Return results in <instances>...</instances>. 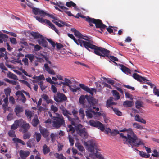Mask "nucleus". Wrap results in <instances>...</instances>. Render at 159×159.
<instances>
[{"label": "nucleus", "instance_id": "nucleus-1", "mask_svg": "<svg viewBox=\"0 0 159 159\" xmlns=\"http://www.w3.org/2000/svg\"><path fill=\"white\" fill-rule=\"evenodd\" d=\"M120 132H127V136H125L124 134L119 133L120 137L123 138L124 144H129L132 147H138L140 145H144V143L142 140L138 138L136 134L133 131L131 128L127 129L124 128L123 129L119 130Z\"/></svg>", "mask_w": 159, "mask_h": 159}, {"label": "nucleus", "instance_id": "nucleus-2", "mask_svg": "<svg viewBox=\"0 0 159 159\" xmlns=\"http://www.w3.org/2000/svg\"><path fill=\"white\" fill-rule=\"evenodd\" d=\"M74 41L77 44L80 45L81 47H82L83 45L89 51H90L89 48L94 50L93 52L98 56L103 57H107L109 58L110 51L109 50L101 47L97 46L95 45H92L89 42L80 39H76V41Z\"/></svg>", "mask_w": 159, "mask_h": 159}, {"label": "nucleus", "instance_id": "nucleus-3", "mask_svg": "<svg viewBox=\"0 0 159 159\" xmlns=\"http://www.w3.org/2000/svg\"><path fill=\"white\" fill-rule=\"evenodd\" d=\"M74 41L77 44L80 45L81 47H82L83 45L89 51H90L89 48L94 50L93 52L98 56L103 57H107L109 58L110 51L109 50L101 47L97 46L95 45H92L89 42L80 39H76V41Z\"/></svg>", "mask_w": 159, "mask_h": 159}, {"label": "nucleus", "instance_id": "nucleus-4", "mask_svg": "<svg viewBox=\"0 0 159 159\" xmlns=\"http://www.w3.org/2000/svg\"><path fill=\"white\" fill-rule=\"evenodd\" d=\"M84 145L86 147L87 149L89 152L93 153L99 159H104L102 155L98 154V149L97 144L93 140H90L87 142H85Z\"/></svg>", "mask_w": 159, "mask_h": 159}, {"label": "nucleus", "instance_id": "nucleus-5", "mask_svg": "<svg viewBox=\"0 0 159 159\" xmlns=\"http://www.w3.org/2000/svg\"><path fill=\"white\" fill-rule=\"evenodd\" d=\"M88 22L89 23V25L90 26H93V25L92 24L93 23L95 25V27L97 28H99L100 30L97 31L101 33H102L104 30L105 29L107 26L105 24H104L102 21L99 19H95L91 17H88L87 19Z\"/></svg>", "mask_w": 159, "mask_h": 159}, {"label": "nucleus", "instance_id": "nucleus-6", "mask_svg": "<svg viewBox=\"0 0 159 159\" xmlns=\"http://www.w3.org/2000/svg\"><path fill=\"white\" fill-rule=\"evenodd\" d=\"M33 13L34 14L37 15H39L42 17H44L45 16H48L51 18L54 19L53 20H57L60 23H62L65 26H68L69 24L66 22H63V21L59 19L57 17H55L52 14H50L47 13L43 10H40L38 8H34L33 9Z\"/></svg>", "mask_w": 159, "mask_h": 159}, {"label": "nucleus", "instance_id": "nucleus-7", "mask_svg": "<svg viewBox=\"0 0 159 159\" xmlns=\"http://www.w3.org/2000/svg\"><path fill=\"white\" fill-rule=\"evenodd\" d=\"M58 116L53 117L52 114L50 116L53 120L52 125L56 129H58L61 126H65V123L64 118L61 114L57 113Z\"/></svg>", "mask_w": 159, "mask_h": 159}, {"label": "nucleus", "instance_id": "nucleus-8", "mask_svg": "<svg viewBox=\"0 0 159 159\" xmlns=\"http://www.w3.org/2000/svg\"><path fill=\"white\" fill-rule=\"evenodd\" d=\"M34 17L39 22L43 24H46L48 25L53 30L58 34H59V32L58 30L56 28L55 25L48 20L43 19L42 18H40L36 16H34Z\"/></svg>", "mask_w": 159, "mask_h": 159}, {"label": "nucleus", "instance_id": "nucleus-9", "mask_svg": "<svg viewBox=\"0 0 159 159\" xmlns=\"http://www.w3.org/2000/svg\"><path fill=\"white\" fill-rule=\"evenodd\" d=\"M75 126V130L79 135L83 138L87 137L88 135L86 129L85 128H82L83 126L81 124H77Z\"/></svg>", "mask_w": 159, "mask_h": 159}, {"label": "nucleus", "instance_id": "nucleus-10", "mask_svg": "<svg viewBox=\"0 0 159 159\" xmlns=\"http://www.w3.org/2000/svg\"><path fill=\"white\" fill-rule=\"evenodd\" d=\"M54 100L57 102L62 103L67 100V97L63 93L57 92L54 95Z\"/></svg>", "mask_w": 159, "mask_h": 159}, {"label": "nucleus", "instance_id": "nucleus-11", "mask_svg": "<svg viewBox=\"0 0 159 159\" xmlns=\"http://www.w3.org/2000/svg\"><path fill=\"white\" fill-rule=\"evenodd\" d=\"M89 123L90 126L96 127L102 131H104L105 130V127L99 121L90 120Z\"/></svg>", "mask_w": 159, "mask_h": 159}, {"label": "nucleus", "instance_id": "nucleus-12", "mask_svg": "<svg viewBox=\"0 0 159 159\" xmlns=\"http://www.w3.org/2000/svg\"><path fill=\"white\" fill-rule=\"evenodd\" d=\"M72 113L73 115L74 118H72V120H70V122L73 125H75L76 123H78L79 121V119L77 116L78 111L75 109H73L72 111Z\"/></svg>", "mask_w": 159, "mask_h": 159}, {"label": "nucleus", "instance_id": "nucleus-13", "mask_svg": "<svg viewBox=\"0 0 159 159\" xmlns=\"http://www.w3.org/2000/svg\"><path fill=\"white\" fill-rule=\"evenodd\" d=\"M20 126L23 129V133L27 132L30 127L29 124L26 123L25 121L22 120H20Z\"/></svg>", "mask_w": 159, "mask_h": 159}, {"label": "nucleus", "instance_id": "nucleus-14", "mask_svg": "<svg viewBox=\"0 0 159 159\" xmlns=\"http://www.w3.org/2000/svg\"><path fill=\"white\" fill-rule=\"evenodd\" d=\"M87 100L89 104L90 105L89 107L92 108V106H95L97 103V100L94 98L93 97L89 95V96H87Z\"/></svg>", "mask_w": 159, "mask_h": 159}, {"label": "nucleus", "instance_id": "nucleus-15", "mask_svg": "<svg viewBox=\"0 0 159 159\" xmlns=\"http://www.w3.org/2000/svg\"><path fill=\"white\" fill-rule=\"evenodd\" d=\"M47 39L42 35V37L38 39L37 42L39 45L43 47H46L48 46V42L46 41Z\"/></svg>", "mask_w": 159, "mask_h": 159}, {"label": "nucleus", "instance_id": "nucleus-16", "mask_svg": "<svg viewBox=\"0 0 159 159\" xmlns=\"http://www.w3.org/2000/svg\"><path fill=\"white\" fill-rule=\"evenodd\" d=\"M87 96H89L88 95H81L79 98V102L80 104H82L84 108H87L88 107L89 105H87L85 104V99L87 100Z\"/></svg>", "mask_w": 159, "mask_h": 159}, {"label": "nucleus", "instance_id": "nucleus-17", "mask_svg": "<svg viewBox=\"0 0 159 159\" xmlns=\"http://www.w3.org/2000/svg\"><path fill=\"white\" fill-rule=\"evenodd\" d=\"M60 109L62 111V114L64 115L67 118L69 121L70 122V120H72V118L70 117L69 115H68V111L66 110L64 107L62 106L60 107Z\"/></svg>", "mask_w": 159, "mask_h": 159}, {"label": "nucleus", "instance_id": "nucleus-18", "mask_svg": "<svg viewBox=\"0 0 159 159\" xmlns=\"http://www.w3.org/2000/svg\"><path fill=\"white\" fill-rule=\"evenodd\" d=\"M87 108L88 109L86 111V116L88 118H91L93 115L94 110L92 108L89 107V105Z\"/></svg>", "mask_w": 159, "mask_h": 159}, {"label": "nucleus", "instance_id": "nucleus-19", "mask_svg": "<svg viewBox=\"0 0 159 159\" xmlns=\"http://www.w3.org/2000/svg\"><path fill=\"white\" fill-rule=\"evenodd\" d=\"M30 154V152L27 151L21 150L19 152L20 156L22 159H26Z\"/></svg>", "mask_w": 159, "mask_h": 159}, {"label": "nucleus", "instance_id": "nucleus-20", "mask_svg": "<svg viewBox=\"0 0 159 159\" xmlns=\"http://www.w3.org/2000/svg\"><path fill=\"white\" fill-rule=\"evenodd\" d=\"M44 70L48 72V73L52 75H55V72L54 70L49 67L48 65L45 63L44 64Z\"/></svg>", "mask_w": 159, "mask_h": 159}, {"label": "nucleus", "instance_id": "nucleus-21", "mask_svg": "<svg viewBox=\"0 0 159 159\" xmlns=\"http://www.w3.org/2000/svg\"><path fill=\"white\" fill-rule=\"evenodd\" d=\"M39 131L42 135L44 138H47L49 135V132L46 129L39 128Z\"/></svg>", "mask_w": 159, "mask_h": 159}, {"label": "nucleus", "instance_id": "nucleus-22", "mask_svg": "<svg viewBox=\"0 0 159 159\" xmlns=\"http://www.w3.org/2000/svg\"><path fill=\"white\" fill-rule=\"evenodd\" d=\"M71 31L74 33V35L76 37H77L79 39L83 38V37L84 36L82 35L80 32L77 31L76 29L75 28H72Z\"/></svg>", "mask_w": 159, "mask_h": 159}, {"label": "nucleus", "instance_id": "nucleus-23", "mask_svg": "<svg viewBox=\"0 0 159 159\" xmlns=\"http://www.w3.org/2000/svg\"><path fill=\"white\" fill-rule=\"evenodd\" d=\"M20 120H16L14 121V124L11 126V129L15 130L20 126Z\"/></svg>", "mask_w": 159, "mask_h": 159}, {"label": "nucleus", "instance_id": "nucleus-24", "mask_svg": "<svg viewBox=\"0 0 159 159\" xmlns=\"http://www.w3.org/2000/svg\"><path fill=\"white\" fill-rule=\"evenodd\" d=\"M80 86L81 88H82L84 90L89 93L90 94L92 95H93V93H92L90 91V88H89L88 86L85 85L84 84H80Z\"/></svg>", "mask_w": 159, "mask_h": 159}, {"label": "nucleus", "instance_id": "nucleus-25", "mask_svg": "<svg viewBox=\"0 0 159 159\" xmlns=\"http://www.w3.org/2000/svg\"><path fill=\"white\" fill-rule=\"evenodd\" d=\"M121 69V70L124 73L127 74H130L131 71L128 68L125 67L123 65H120Z\"/></svg>", "mask_w": 159, "mask_h": 159}, {"label": "nucleus", "instance_id": "nucleus-26", "mask_svg": "<svg viewBox=\"0 0 159 159\" xmlns=\"http://www.w3.org/2000/svg\"><path fill=\"white\" fill-rule=\"evenodd\" d=\"M30 34L34 39H39L40 38L42 37V35L40 34L39 33L32 31L30 33Z\"/></svg>", "mask_w": 159, "mask_h": 159}, {"label": "nucleus", "instance_id": "nucleus-27", "mask_svg": "<svg viewBox=\"0 0 159 159\" xmlns=\"http://www.w3.org/2000/svg\"><path fill=\"white\" fill-rule=\"evenodd\" d=\"M8 38V37L7 35L2 33L0 34V44L2 43L3 41H7V39Z\"/></svg>", "mask_w": 159, "mask_h": 159}, {"label": "nucleus", "instance_id": "nucleus-28", "mask_svg": "<svg viewBox=\"0 0 159 159\" xmlns=\"http://www.w3.org/2000/svg\"><path fill=\"white\" fill-rule=\"evenodd\" d=\"M134 119L136 121L139 122L144 124H145L146 123L145 120L140 117L138 114H137L135 116Z\"/></svg>", "mask_w": 159, "mask_h": 159}, {"label": "nucleus", "instance_id": "nucleus-29", "mask_svg": "<svg viewBox=\"0 0 159 159\" xmlns=\"http://www.w3.org/2000/svg\"><path fill=\"white\" fill-rule=\"evenodd\" d=\"M23 111V107L19 105L16 106L14 110L17 116L19 113L22 112Z\"/></svg>", "mask_w": 159, "mask_h": 159}, {"label": "nucleus", "instance_id": "nucleus-30", "mask_svg": "<svg viewBox=\"0 0 159 159\" xmlns=\"http://www.w3.org/2000/svg\"><path fill=\"white\" fill-rule=\"evenodd\" d=\"M43 154L46 155L50 152V149L46 144H44L43 147Z\"/></svg>", "mask_w": 159, "mask_h": 159}, {"label": "nucleus", "instance_id": "nucleus-31", "mask_svg": "<svg viewBox=\"0 0 159 159\" xmlns=\"http://www.w3.org/2000/svg\"><path fill=\"white\" fill-rule=\"evenodd\" d=\"M65 82H61V83L64 85L68 86L69 87L70 86V84H71L72 82L69 79L66 78L64 79Z\"/></svg>", "mask_w": 159, "mask_h": 159}, {"label": "nucleus", "instance_id": "nucleus-32", "mask_svg": "<svg viewBox=\"0 0 159 159\" xmlns=\"http://www.w3.org/2000/svg\"><path fill=\"white\" fill-rule=\"evenodd\" d=\"M35 140L34 139H30L27 143V146L30 148H31L34 144Z\"/></svg>", "mask_w": 159, "mask_h": 159}, {"label": "nucleus", "instance_id": "nucleus-33", "mask_svg": "<svg viewBox=\"0 0 159 159\" xmlns=\"http://www.w3.org/2000/svg\"><path fill=\"white\" fill-rule=\"evenodd\" d=\"M13 141H14L15 143H20L23 145H25V143L24 141L17 138H13Z\"/></svg>", "mask_w": 159, "mask_h": 159}, {"label": "nucleus", "instance_id": "nucleus-34", "mask_svg": "<svg viewBox=\"0 0 159 159\" xmlns=\"http://www.w3.org/2000/svg\"><path fill=\"white\" fill-rule=\"evenodd\" d=\"M143 102L137 100L135 102L136 107L137 109H139L141 107H143Z\"/></svg>", "mask_w": 159, "mask_h": 159}, {"label": "nucleus", "instance_id": "nucleus-35", "mask_svg": "<svg viewBox=\"0 0 159 159\" xmlns=\"http://www.w3.org/2000/svg\"><path fill=\"white\" fill-rule=\"evenodd\" d=\"M123 105L127 107H131L132 106V101H126L124 102Z\"/></svg>", "mask_w": 159, "mask_h": 159}, {"label": "nucleus", "instance_id": "nucleus-36", "mask_svg": "<svg viewBox=\"0 0 159 159\" xmlns=\"http://www.w3.org/2000/svg\"><path fill=\"white\" fill-rule=\"evenodd\" d=\"M39 123V121L37 116L34 117V118L32 120V122L33 126L35 127H36Z\"/></svg>", "mask_w": 159, "mask_h": 159}, {"label": "nucleus", "instance_id": "nucleus-37", "mask_svg": "<svg viewBox=\"0 0 159 159\" xmlns=\"http://www.w3.org/2000/svg\"><path fill=\"white\" fill-rule=\"evenodd\" d=\"M57 5L61 9L64 10H67L68 8L64 6V4L61 2H57L56 3Z\"/></svg>", "mask_w": 159, "mask_h": 159}, {"label": "nucleus", "instance_id": "nucleus-38", "mask_svg": "<svg viewBox=\"0 0 159 159\" xmlns=\"http://www.w3.org/2000/svg\"><path fill=\"white\" fill-rule=\"evenodd\" d=\"M25 114L26 116L27 117L30 119V120L31 119V118L33 115V113L32 112L30 111L29 110H26L25 111Z\"/></svg>", "mask_w": 159, "mask_h": 159}, {"label": "nucleus", "instance_id": "nucleus-39", "mask_svg": "<svg viewBox=\"0 0 159 159\" xmlns=\"http://www.w3.org/2000/svg\"><path fill=\"white\" fill-rule=\"evenodd\" d=\"M34 136V137L36 139L37 142H39L40 141L41 137L40 133L35 132Z\"/></svg>", "mask_w": 159, "mask_h": 159}, {"label": "nucleus", "instance_id": "nucleus-40", "mask_svg": "<svg viewBox=\"0 0 159 159\" xmlns=\"http://www.w3.org/2000/svg\"><path fill=\"white\" fill-rule=\"evenodd\" d=\"M23 138L24 139H29L31 136V134L30 132H26L24 133Z\"/></svg>", "mask_w": 159, "mask_h": 159}, {"label": "nucleus", "instance_id": "nucleus-41", "mask_svg": "<svg viewBox=\"0 0 159 159\" xmlns=\"http://www.w3.org/2000/svg\"><path fill=\"white\" fill-rule=\"evenodd\" d=\"M112 92L113 96L116 97V100H117L120 98L119 93L116 90H113L112 91Z\"/></svg>", "mask_w": 159, "mask_h": 159}, {"label": "nucleus", "instance_id": "nucleus-42", "mask_svg": "<svg viewBox=\"0 0 159 159\" xmlns=\"http://www.w3.org/2000/svg\"><path fill=\"white\" fill-rule=\"evenodd\" d=\"M66 5L69 7H71L72 6L75 8L76 7V4L71 1L66 2Z\"/></svg>", "mask_w": 159, "mask_h": 159}, {"label": "nucleus", "instance_id": "nucleus-43", "mask_svg": "<svg viewBox=\"0 0 159 159\" xmlns=\"http://www.w3.org/2000/svg\"><path fill=\"white\" fill-rule=\"evenodd\" d=\"M69 129H67V131L71 134L74 133L75 130V128L72 126L71 125H69L68 126Z\"/></svg>", "mask_w": 159, "mask_h": 159}, {"label": "nucleus", "instance_id": "nucleus-44", "mask_svg": "<svg viewBox=\"0 0 159 159\" xmlns=\"http://www.w3.org/2000/svg\"><path fill=\"white\" fill-rule=\"evenodd\" d=\"M111 108L115 112V114L119 116H120L122 115V112L119 111V110L117 108H114L113 107H112Z\"/></svg>", "mask_w": 159, "mask_h": 159}, {"label": "nucleus", "instance_id": "nucleus-45", "mask_svg": "<svg viewBox=\"0 0 159 159\" xmlns=\"http://www.w3.org/2000/svg\"><path fill=\"white\" fill-rule=\"evenodd\" d=\"M25 57L29 59L31 62H32L35 58V56L32 54H27L25 55Z\"/></svg>", "mask_w": 159, "mask_h": 159}, {"label": "nucleus", "instance_id": "nucleus-46", "mask_svg": "<svg viewBox=\"0 0 159 159\" xmlns=\"http://www.w3.org/2000/svg\"><path fill=\"white\" fill-rule=\"evenodd\" d=\"M55 157L58 159H65L66 158L62 154H59L58 153H55L54 154Z\"/></svg>", "mask_w": 159, "mask_h": 159}, {"label": "nucleus", "instance_id": "nucleus-47", "mask_svg": "<svg viewBox=\"0 0 159 159\" xmlns=\"http://www.w3.org/2000/svg\"><path fill=\"white\" fill-rule=\"evenodd\" d=\"M133 77L134 78L137 80L138 81L140 82L141 76L139 75L137 73H134L133 74Z\"/></svg>", "mask_w": 159, "mask_h": 159}, {"label": "nucleus", "instance_id": "nucleus-48", "mask_svg": "<svg viewBox=\"0 0 159 159\" xmlns=\"http://www.w3.org/2000/svg\"><path fill=\"white\" fill-rule=\"evenodd\" d=\"M139 154L141 156L143 157L148 158H149L150 157V154H147L143 152L142 151H139Z\"/></svg>", "mask_w": 159, "mask_h": 159}, {"label": "nucleus", "instance_id": "nucleus-49", "mask_svg": "<svg viewBox=\"0 0 159 159\" xmlns=\"http://www.w3.org/2000/svg\"><path fill=\"white\" fill-rule=\"evenodd\" d=\"M33 79L37 80H39L41 81L42 80H44V77L42 75H40L39 76H34L33 77Z\"/></svg>", "mask_w": 159, "mask_h": 159}, {"label": "nucleus", "instance_id": "nucleus-50", "mask_svg": "<svg viewBox=\"0 0 159 159\" xmlns=\"http://www.w3.org/2000/svg\"><path fill=\"white\" fill-rule=\"evenodd\" d=\"M133 127L137 129H143V127L137 123H134L133 124Z\"/></svg>", "mask_w": 159, "mask_h": 159}, {"label": "nucleus", "instance_id": "nucleus-51", "mask_svg": "<svg viewBox=\"0 0 159 159\" xmlns=\"http://www.w3.org/2000/svg\"><path fill=\"white\" fill-rule=\"evenodd\" d=\"M74 88H72L71 86L69 87L70 90L73 92H76L78 90H80V87H76V85L74 86Z\"/></svg>", "mask_w": 159, "mask_h": 159}, {"label": "nucleus", "instance_id": "nucleus-52", "mask_svg": "<svg viewBox=\"0 0 159 159\" xmlns=\"http://www.w3.org/2000/svg\"><path fill=\"white\" fill-rule=\"evenodd\" d=\"M6 50V49L4 48H0V59L5 56V54L3 53Z\"/></svg>", "mask_w": 159, "mask_h": 159}, {"label": "nucleus", "instance_id": "nucleus-53", "mask_svg": "<svg viewBox=\"0 0 159 159\" xmlns=\"http://www.w3.org/2000/svg\"><path fill=\"white\" fill-rule=\"evenodd\" d=\"M11 92V89L10 88H7L4 89L5 94L7 97H8L10 95Z\"/></svg>", "mask_w": 159, "mask_h": 159}, {"label": "nucleus", "instance_id": "nucleus-54", "mask_svg": "<svg viewBox=\"0 0 159 159\" xmlns=\"http://www.w3.org/2000/svg\"><path fill=\"white\" fill-rule=\"evenodd\" d=\"M19 81L21 82L23 84L27 86L28 87L31 89L30 87V84L27 81L25 80H19Z\"/></svg>", "mask_w": 159, "mask_h": 159}, {"label": "nucleus", "instance_id": "nucleus-55", "mask_svg": "<svg viewBox=\"0 0 159 159\" xmlns=\"http://www.w3.org/2000/svg\"><path fill=\"white\" fill-rule=\"evenodd\" d=\"M68 138L71 146H73L74 144V140L70 135H69Z\"/></svg>", "mask_w": 159, "mask_h": 159}, {"label": "nucleus", "instance_id": "nucleus-56", "mask_svg": "<svg viewBox=\"0 0 159 159\" xmlns=\"http://www.w3.org/2000/svg\"><path fill=\"white\" fill-rule=\"evenodd\" d=\"M52 21L59 27H62L65 25L63 24L62 25L61 23H59V22L57 21H56L55 20H52Z\"/></svg>", "mask_w": 159, "mask_h": 159}, {"label": "nucleus", "instance_id": "nucleus-57", "mask_svg": "<svg viewBox=\"0 0 159 159\" xmlns=\"http://www.w3.org/2000/svg\"><path fill=\"white\" fill-rule=\"evenodd\" d=\"M47 40L50 43L53 48H55V47L56 43H55L51 39H47Z\"/></svg>", "mask_w": 159, "mask_h": 159}, {"label": "nucleus", "instance_id": "nucleus-58", "mask_svg": "<svg viewBox=\"0 0 159 159\" xmlns=\"http://www.w3.org/2000/svg\"><path fill=\"white\" fill-rule=\"evenodd\" d=\"M153 152L154 153L152 154V156L156 157H159V153L157 152L156 150H154L153 151Z\"/></svg>", "mask_w": 159, "mask_h": 159}, {"label": "nucleus", "instance_id": "nucleus-59", "mask_svg": "<svg viewBox=\"0 0 159 159\" xmlns=\"http://www.w3.org/2000/svg\"><path fill=\"white\" fill-rule=\"evenodd\" d=\"M125 94L126 98H129L131 100H132L133 98V96L129 93L125 91Z\"/></svg>", "mask_w": 159, "mask_h": 159}, {"label": "nucleus", "instance_id": "nucleus-60", "mask_svg": "<svg viewBox=\"0 0 159 159\" xmlns=\"http://www.w3.org/2000/svg\"><path fill=\"white\" fill-rule=\"evenodd\" d=\"M43 98L46 101V102L48 103H49L50 101H52L51 100H49V97L46 94L43 95Z\"/></svg>", "mask_w": 159, "mask_h": 159}, {"label": "nucleus", "instance_id": "nucleus-61", "mask_svg": "<svg viewBox=\"0 0 159 159\" xmlns=\"http://www.w3.org/2000/svg\"><path fill=\"white\" fill-rule=\"evenodd\" d=\"M56 48L57 50H60L61 48H62L63 47L62 44L60 43L56 42Z\"/></svg>", "mask_w": 159, "mask_h": 159}, {"label": "nucleus", "instance_id": "nucleus-62", "mask_svg": "<svg viewBox=\"0 0 159 159\" xmlns=\"http://www.w3.org/2000/svg\"><path fill=\"white\" fill-rule=\"evenodd\" d=\"M51 108L52 111H53L54 113L57 111L58 108L54 105H52L51 106Z\"/></svg>", "mask_w": 159, "mask_h": 159}, {"label": "nucleus", "instance_id": "nucleus-63", "mask_svg": "<svg viewBox=\"0 0 159 159\" xmlns=\"http://www.w3.org/2000/svg\"><path fill=\"white\" fill-rule=\"evenodd\" d=\"M15 131L14 130H11L8 132V134L9 136L11 137H14L16 136L15 134Z\"/></svg>", "mask_w": 159, "mask_h": 159}, {"label": "nucleus", "instance_id": "nucleus-64", "mask_svg": "<svg viewBox=\"0 0 159 159\" xmlns=\"http://www.w3.org/2000/svg\"><path fill=\"white\" fill-rule=\"evenodd\" d=\"M154 93L155 95L159 96V89H157L155 87L153 89Z\"/></svg>", "mask_w": 159, "mask_h": 159}]
</instances>
